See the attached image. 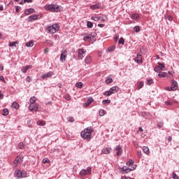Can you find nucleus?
Returning <instances> with one entry per match:
<instances>
[{
	"instance_id": "0eeeda50",
	"label": "nucleus",
	"mask_w": 179,
	"mask_h": 179,
	"mask_svg": "<svg viewBox=\"0 0 179 179\" xmlns=\"http://www.w3.org/2000/svg\"><path fill=\"white\" fill-rule=\"evenodd\" d=\"M85 49L83 48H80L78 50V59H83V55H85Z\"/></svg>"
},
{
	"instance_id": "a18cd8bd",
	"label": "nucleus",
	"mask_w": 179,
	"mask_h": 179,
	"mask_svg": "<svg viewBox=\"0 0 179 179\" xmlns=\"http://www.w3.org/2000/svg\"><path fill=\"white\" fill-rule=\"evenodd\" d=\"M172 178L173 179H179L178 176H177V174H176V173H174V172L172 173Z\"/></svg>"
},
{
	"instance_id": "1a4fd4ad",
	"label": "nucleus",
	"mask_w": 179,
	"mask_h": 179,
	"mask_svg": "<svg viewBox=\"0 0 179 179\" xmlns=\"http://www.w3.org/2000/svg\"><path fill=\"white\" fill-rule=\"evenodd\" d=\"M60 61L62 62H65L66 61V50H62L60 55Z\"/></svg>"
},
{
	"instance_id": "dca6fc26",
	"label": "nucleus",
	"mask_w": 179,
	"mask_h": 179,
	"mask_svg": "<svg viewBox=\"0 0 179 179\" xmlns=\"http://www.w3.org/2000/svg\"><path fill=\"white\" fill-rule=\"evenodd\" d=\"M37 19H38V15H30L27 19V22H33V20H37Z\"/></svg>"
},
{
	"instance_id": "2eb2a0df",
	"label": "nucleus",
	"mask_w": 179,
	"mask_h": 179,
	"mask_svg": "<svg viewBox=\"0 0 179 179\" xmlns=\"http://www.w3.org/2000/svg\"><path fill=\"white\" fill-rule=\"evenodd\" d=\"M93 103V98L89 97L87 101L84 103V107H89Z\"/></svg>"
},
{
	"instance_id": "423d86ee",
	"label": "nucleus",
	"mask_w": 179,
	"mask_h": 179,
	"mask_svg": "<svg viewBox=\"0 0 179 179\" xmlns=\"http://www.w3.org/2000/svg\"><path fill=\"white\" fill-rule=\"evenodd\" d=\"M15 174L17 178H26V176H27V173L25 171H20L19 169L15 171Z\"/></svg>"
},
{
	"instance_id": "c03bdc74",
	"label": "nucleus",
	"mask_w": 179,
	"mask_h": 179,
	"mask_svg": "<svg viewBox=\"0 0 179 179\" xmlns=\"http://www.w3.org/2000/svg\"><path fill=\"white\" fill-rule=\"evenodd\" d=\"M92 20H94L95 22H99L100 20V17H92Z\"/></svg>"
},
{
	"instance_id": "f257e3e1",
	"label": "nucleus",
	"mask_w": 179,
	"mask_h": 179,
	"mask_svg": "<svg viewBox=\"0 0 179 179\" xmlns=\"http://www.w3.org/2000/svg\"><path fill=\"white\" fill-rule=\"evenodd\" d=\"M94 132V129L92 127H88L87 129H85L81 132V136L83 138V139H86L87 141H90L92 139V133Z\"/></svg>"
},
{
	"instance_id": "e433bc0d",
	"label": "nucleus",
	"mask_w": 179,
	"mask_h": 179,
	"mask_svg": "<svg viewBox=\"0 0 179 179\" xmlns=\"http://www.w3.org/2000/svg\"><path fill=\"white\" fill-rule=\"evenodd\" d=\"M42 163L43 164H45L47 163H50V159L48 158H44L43 160H42Z\"/></svg>"
},
{
	"instance_id": "ddd939ff",
	"label": "nucleus",
	"mask_w": 179,
	"mask_h": 179,
	"mask_svg": "<svg viewBox=\"0 0 179 179\" xmlns=\"http://www.w3.org/2000/svg\"><path fill=\"white\" fill-rule=\"evenodd\" d=\"M33 66L31 65L29 66H22L21 69V71L23 73H26L29 69H31Z\"/></svg>"
},
{
	"instance_id": "4d7b16f0",
	"label": "nucleus",
	"mask_w": 179,
	"mask_h": 179,
	"mask_svg": "<svg viewBox=\"0 0 179 179\" xmlns=\"http://www.w3.org/2000/svg\"><path fill=\"white\" fill-rule=\"evenodd\" d=\"M110 101H110V100H103V101H102V103H103V104H110Z\"/></svg>"
},
{
	"instance_id": "4be33fe9",
	"label": "nucleus",
	"mask_w": 179,
	"mask_h": 179,
	"mask_svg": "<svg viewBox=\"0 0 179 179\" xmlns=\"http://www.w3.org/2000/svg\"><path fill=\"white\" fill-rule=\"evenodd\" d=\"M51 76H52V72H48L45 74H43L41 76V78H42V79H45L47 78H51Z\"/></svg>"
},
{
	"instance_id": "f8f14e48",
	"label": "nucleus",
	"mask_w": 179,
	"mask_h": 179,
	"mask_svg": "<svg viewBox=\"0 0 179 179\" xmlns=\"http://www.w3.org/2000/svg\"><path fill=\"white\" fill-rule=\"evenodd\" d=\"M177 87H178V84L177 83V81L176 80H172L171 83V90L173 92L177 90Z\"/></svg>"
},
{
	"instance_id": "cd10ccee",
	"label": "nucleus",
	"mask_w": 179,
	"mask_h": 179,
	"mask_svg": "<svg viewBox=\"0 0 179 179\" xmlns=\"http://www.w3.org/2000/svg\"><path fill=\"white\" fill-rule=\"evenodd\" d=\"M29 101H30V104H34V103L37 101V98L36 96H32L30 98Z\"/></svg>"
},
{
	"instance_id": "39448f33",
	"label": "nucleus",
	"mask_w": 179,
	"mask_h": 179,
	"mask_svg": "<svg viewBox=\"0 0 179 179\" xmlns=\"http://www.w3.org/2000/svg\"><path fill=\"white\" fill-rule=\"evenodd\" d=\"M90 174H92V167L90 166H88L86 169H82L80 172V175L82 177H85V176H90Z\"/></svg>"
},
{
	"instance_id": "a211bd4d",
	"label": "nucleus",
	"mask_w": 179,
	"mask_h": 179,
	"mask_svg": "<svg viewBox=\"0 0 179 179\" xmlns=\"http://www.w3.org/2000/svg\"><path fill=\"white\" fill-rule=\"evenodd\" d=\"M24 13L27 15H31V13H36V10L33 8H28L24 10Z\"/></svg>"
},
{
	"instance_id": "72a5a7b5",
	"label": "nucleus",
	"mask_w": 179,
	"mask_h": 179,
	"mask_svg": "<svg viewBox=\"0 0 179 179\" xmlns=\"http://www.w3.org/2000/svg\"><path fill=\"white\" fill-rule=\"evenodd\" d=\"M99 17L102 22H107V20H108V18L106 15H102Z\"/></svg>"
},
{
	"instance_id": "9d476101",
	"label": "nucleus",
	"mask_w": 179,
	"mask_h": 179,
	"mask_svg": "<svg viewBox=\"0 0 179 179\" xmlns=\"http://www.w3.org/2000/svg\"><path fill=\"white\" fill-rule=\"evenodd\" d=\"M21 162H23V157L17 156L14 161V164L17 166V164H20Z\"/></svg>"
},
{
	"instance_id": "de8ad7c7",
	"label": "nucleus",
	"mask_w": 179,
	"mask_h": 179,
	"mask_svg": "<svg viewBox=\"0 0 179 179\" xmlns=\"http://www.w3.org/2000/svg\"><path fill=\"white\" fill-rule=\"evenodd\" d=\"M65 100H66L67 101H69V100H71V96L69 94H66L64 96Z\"/></svg>"
},
{
	"instance_id": "f704fd0d",
	"label": "nucleus",
	"mask_w": 179,
	"mask_h": 179,
	"mask_svg": "<svg viewBox=\"0 0 179 179\" xmlns=\"http://www.w3.org/2000/svg\"><path fill=\"white\" fill-rule=\"evenodd\" d=\"M9 114V110L6 108L3 109L2 115H8Z\"/></svg>"
},
{
	"instance_id": "6e6552de",
	"label": "nucleus",
	"mask_w": 179,
	"mask_h": 179,
	"mask_svg": "<svg viewBox=\"0 0 179 179\" xmlns=\"http://www.w3.org/2000/svg\"><path fill=\"white\" fill-rule=\"evenodd\" d=\"M29 111H37L38 110V104L33 103L30 104L29 107Z\"/></svg>"
},
{
	"instance_id": "7ed1b4c3",
	"label": "nucleus",
	"mask_w": 179,
	"mask_h": 179,
	"mask_svg": "<svg viewBox=\"0 0 179 179\" xmlns=\"http://www.w3.org/2000/svg\"><path fill=\"white\" fill-rule=\"evenodd\" d=\"M118 90H120V87H118L117 86H113L108 91L105 92L103 93V96H111V94L118 93Z\"/></svg>"
},
{
	"instance_id": "3c124183",
	"label": "nucleus",
	"mask_w": 179,
	"mask_h": 179,
	"mask_svg": "<svg viewBox=\"0 0 179 179\" xmlns=\"http://www.w3.org/2000/svg\"><path fill=\"white\" fill-rule=\"evenodd\" d=\"M68 121L69 122H73V121H75V119L73 118V117H69L68 118Z\"/></svg>"
},
{
	"instance_id": "a19ab883",
	"label": "nucleus",
	"mask_w": 179,
	"mask_h": 179,
	"mask_svg": "<svg viewBox=\"0 0 179 179\" xmlns=\"http://www.w3.org/2000/svg\"><path fill=\"white\" fill-rule=\"evenodd\" d=\"M124 43L125 41L124 40V38H120L119 40V44H122V45H124Z\"/></svg>"
},
{
	"instance_id": "412c9836",
	"label": "nucleus",
	"mask_w": 179,
	"mask_h": 179,
	"mask_svg": "<svg viewBox=\"0 0 179 179\" xmlns=\"http://www.w3.org/2000/svg\"><path fill=\"white\" fill-rule=\"evenodd\" d=\"M110 152L111 148H106L102 150V153H103V155H110Z\"/></svg>"
},
{
	"instance_id": "4468645a",
	"label": "nucleus",
	"mask_w": 179,
	"mask_h": 179,
	"mask_svg": "<svg viewBox=\"0 0 179 179\" xmlns=\"http://www.w3.org/2000/svg\"><path fill=\"white\" fill-rule=\"evenodd\" d=\"M135 62L137 64H142V55L141 54H137V56L135 59Z\"/></svg>"
},
{
	"instance_id": "bb28decb",
	"label": "nucleus",
	"mask_w": 179,
	"mask_h": 179,
	"mask_svg": "<svg viewBox=\"0 0 179 179\" xmlns=\"http://www.w3.org/2000/svg\"><path fill=\"white\" fill-rule=\"evenodd\" d=\"M159 78H167V73L166 72H161L158 74Z\"/></svg>"
},
{
	"instance_id": "37998d69",
	"label": "nucleus",
	"mask_w": 179,
	"mask_h": 179,
	"mask_svg": "<svg viewBox=\"0 0 179 179\" xmlns=\"http://www.w3.org/2000/svg\"><path fill=\"white\" fill-rule=\"evenodd\" d=\"M158 65H159V66H160L161 71H163L164 69V68H165L164 64H163V63H158Z\"/></svg>"
},
{
	"instance_id": "8fccbe9b",
	"label": "nucleus",
	"mask_w": 179,
	"mask_h": 179,
	"mask_svg": "<svg viewBox=\"0 0 179 179\" xmlns=\"http://www.w3.org/2000/svg\"><path fill=\"white\" fill-rule=\"evenodd\" d=\"M99 115H100L101 117L104 116V110L101 109V110H99Z\"/></svg>"
},
{
	"instance_id": "052dcab7",
	"label": "nucleus",
	"mask_w": 179,
	"mask_h": 179,
	"mask_svg": "<svg viewBox=\"0 0 179 179\" xmlns=\"http://www.w3.org/2000/svg\"><path fill=\"white\" fill-rule=\"evenodd\" d=\"M0 80H1V82H3L4 83H6V81H5V78L2 76H0Z\"/></svg>"
},
{
	"instance_id": "13d9d810",
	"label": "nucleus",
	"mask_w": 179,
	"mask_h": 179,
	"mask_svg": "<svg viewBox=\"0 0 179 179\" xmlns=\"http://www.w3.org/2000/svg\"><path fill=\"white\" fill-rule=\"evenodd\" d=\"M165 104H166V106H173V103H171L170 101H166Z\"/></svg>"
},
{
	"instance_id": "774afa93",
	"label": "nucleus",
	"mask_w": 179,
	"mask_h": 179,
	"mask_svg": "<svg viewBox=\"0 0 179 179\" xmlns=\"http://www.w3.org/2000/svg\"><path fill=\"white\" fill-rule=\"evenodd\" d=\"M171 141H172L171 136H169V137H168V141H169V142H171Z\"/></svg>"
},
{
	"instance_id": "ea45409f",
	"label": "nucleus",
	"mask_w": 179,
	"mask_h": 179,
	"mask_svg": "<svg viewBox=\"0 0 179 179\" xmlns=\"http://www.w3.org/2000/svg\"><path fill=\"white\" fill-rule=\"evenodd\" d=\"M134 30L136 31V33H139V31H141V28H139V26H136Z\"/></svg>"
},
{
	"instance_id": "b1692460",
	"label": "nucleus",
	"mask_w": 179,
	"mask_h": 179,
	"mask_svg": "<svg viewBox=\"0 0 179 179\" xmlns=\"http://www.w3.org/2000/svg\"><path fill=\"white\" fill-rule=\"evenodd\" d=\"M113 78H111V76H109L106 78V80L105 81V83H106V85H110V83H113Z\"/></svg>"
},
{
	"instance_id": "6ab92c4d",
	"label": "nucleus",
	"mask_w": 179,
	"mask_h": 179,
	"mask_svg": "<svg viewBox=\"0 0 179 179\" xmlns=\"http://www.w3.org/2000/svg\"><path fill=\"white\" fill-rule=\"evenodd\" d=\"M136 169V166L134 165V166L132 169H127V167L124 166L122 168V171H124V173H129V171H134Z\"/></svg>"
},
{
	"instance_id": "680f3d73",
	"label": "nucleus",
	"mask_w": 179,
	"mask_h": 179,
	"mask_svg": "<svg viewBox=\"0 0 179 179\" xmlns=\"http://www.w3.org/2000/svg\"><path fill=\"white\" fill-rule=\"evenodd\" d=\"M26 80H27V82H31V77L27 76V77L26 78Z\"/></svg>"
},
{
	"instance_id": "58836bf2",
	"label": "nucleus",
	"mask_w": 179,
	"mask_h": 179,
	"mask_svg": "<svg viewBox=\"0 0 179 179\" xmlns=\"http://www.w3.org/2000/svg\"><path fill=\"white\" fill-rule=\"evenodd\" d=\"M87 27H89L90 29H92V27H93V23H92V22L88 21V22H87Z\"/></svg>"
},
{
	"instance_id": "79ce46f5",
	"label": "nucleus",
	"mask_w": 179,
	"mask_h": 179,
	"mask_svg": "<svg viewBox=\"0 0 179 179\" xmlns=\"http://www.w3.org/2000/svg\"><path fill=\"white\" fill-rule=\"evenodd\" d=\"M114 50H115V46H110L108 48V51H109V52H111V51H114Z\"/></svg>"
},
{
	"instance_id": "f3484780",
	"label": "nucleus",
	"mask_w": 179,
	"mask_h": 179,
	"mask_svg": "<svg viewBox=\"0 0 179 179\" xmlns=\"http://www.w3.org/2000/svg\"><path fill=\"white\" fill-rule=\"evenodd\" d=\"M90 9H92V10H94L96 9H101V4L98 3L95 5H92L90 6Z\"/></svg>"
},
{
	"instance_id": "e2e57ef3",
	"label": "nucleus",
	"mask_w": 179,
	"mask_h": 179,
	"mask_svg": "<svg viewBox=\"0 0 179 179\" xmlns=\"http://www.w3.org/2000/svg\"><path fill=\"white\" fill-rule=\"evenodd\" d=\"M118 38H120V36L118 34H115V41L117 42V41L118 40Z\"/></svg>"
},
{
	"instance_id": "c9c22d12",
	"label": "nucleus",
	"mask_w": 179,
	"mask_h": 179,
	"mask_svg": "<svg viewBox=\"0 0 179 179\" xmlns=\"http://www.w3.org/2000/svg\"><path fill=\"white\" fill-rule=\"evenodd\" d=\"M154 71L155 72H162V68L159 66L155 67Z\"/></svg>"
},
{
	"instance_id": "338daca9",
	"label": "nucleus",
	"mask_w": 179,
	"mask_h": 179,
	"mask_svg": "<svg viewBox=\"0 0 179 179\" xmlns=\"http://www.w3.org/2000/svg\"><path fill=\"white\" fill-rule=\"evenodd\" d=\"M48 51H50V50L48 49V48H46L44 50L45 54L48 53Z\"/></svg>"
},
{
	"instance_id": "864d4df0",
	"label": "nucleus",
	"mask_w": 179,
	"mask_h": 179,
	"mask_svg": "<svg viewBox=\"0 0 179 179\" xmlns=\"http://www.w3.org/2000/svg\"><path fill=\"white\" fill-rule=\"evenodd\" d=\"M152 83H153V80L150 79V80H147V85H152Z\"/></svg>"
},
{
	"instance_id": "49530a36",
	"label": "nucleus",
	"mask_w": 179,
	"mask_h": 179,
	"mask_svg": "<svg viewBox=\"0 0 179 179\" xmlns=\"http://www.w3.org/2000/svg\"><path fill=\"white\" fill-rule=\"evenodd\" d=\"M19 149H23L24 148V144L23 143H20L18 144Z\"/></svg>"
},
{
	"instance_id": "c85d7f7f",
	"label": "nucleus",
	"mask_w": 179,
	"mask_h": 179,
	"mask_svg": "<svg viewBox=\"0 0 179 179\" xmlns=\"http://www.w3.org/2000/svg\"><path fill=\"white\" fill-rule=\"evenodd\" d=\"M143 81H141L140 83H138V86H137V90H141V89H142V87H143Z\"/></svg>"
},
{
	"instance_id": "aec40b11",
	"label": "nucleus",
	"mask_w": 179,
	"mask_h": 179,
	"mask_svg": "<svg viewBox=\"0 0 179 179\" xmlns=\"http://www.w3.org/2000/svg\"><path fill=\"white\" fill-rule=\"evenodd\" d=\"M83 40L84 41H88L90 43V41H92V36H90V34H84Z\"/></svg>"
},
{
	"instance_id": "603ef678",
	"label": "nucleus",
	"mask_w": 179,
	"mask_h": 179,
	"mask_svg": "<svg viewBox=\"0 0 179 179\" xmlns=\"http://www.w3.org/2000/svg\"><path fill=\"white\" fill-rule=\"evenodd\" d=\"M137 156L139 159L142 158V152L138 151L137 152Z\"/></svg>"
},
{
	"instance_id": "393cba45",
	"label": "nucleus",
	"mask_w": 179,
	"mask_h": 179,
	"mask_svg": "<svg viewBox=\"0 0 179 179\" xmlns=\"http://www.w3.org/2000/svg\"><path fill=\"white\" fill-rule=\"evenodd\" d=\"M143 151L144 152V153H145V155H150L149 148H148L147 146L143 147Z\"/></svg>"
},
{
	"instance_id": "6e6d98bb",
	"label": "nucleus",
	"mask_w": 179,
	"mask_h": 179,
	"mask_svg": "<svg viewBox=\"0 0 179 179\" xmlns=\"http://www.w3.org/2000/svg\"><path fill=\"white\" fill-rule=\"evenodd\" d=\"M131 164H134V160L132 159L127 162V166H131Z\"/></svg>"
},
{
	"instance_id": "69168bd1",
	"label": "nucleus",
	"mask_w": 179,
	"mask_h": 179,
	"mask_svg": "<svg viewBox=\"0 0 179 179\" xmlns=\"http://www.w3.org/2000/svg\"><path fill=\"white\" fill-rule=\"evenodd\" d=\"M166 90H168L169 92H171V90H171V87H166Z\"/></svg>"
},
{
	"instance_id": "0e129e2a",
	"label": "nucleus",
	"mask_w": 179,
	"mask_h": 179,
	"mask_svg": "<svg viewBox=\"0 0 179 179\" xmlns=\"http://www.w3.org/2000/svg\"><path fill=\"white\" fill-rule=\"evenodd\" d=\"M158 127H159V128H163V123L162 122H159L158 123Z\"/></svg>"
},
{
	"instance_id": "2f4dec72",
	"label": "nucleus",
	"mask_w": 179,
	"mask_h": 179,
	"mask_svg": "<svg viewBox=\"0 0 179 179\" xmlns=\"http://www.w3.org/2000/svg\"><path fill=\"white\" fill-rule=\"evenodd\" d=\"M27 47H33L34 45V41H30L26 43Z\"/></svg>"
},
{
	"instance_id": "bf43d9fd",
	"label": "nucleus",
	"mask_w": 179,
	"mask_h": 179,
	"mask_svg": "<svg viewBox=\"0 0 179 179\" xmlns=\"http://www.w3.org/2000/svg\"><path fill=\"white\" fill-rule=\"evenodd\" d=\"M19 10H20V6H16L15 7V12L17 13H19Z\"/></svg>"
},
{
	"instance_id": "a878e982",
	"label": "nucleus",
	"mask_w": 179,
	"mask_h": 179,
	"mask_svg": "<svg viewBox=\"0 0 179 179\" xmlns=\"http://www.w3.org/2000/svg\"><path fill=\"white\" fill-rule=\"evenodd\" d=\"M37 125H39L40 127H44L45 125V121L44 120H38L36 122Z\"/></svg>"
},
{
	"instance_id": "5701e85b",
	"label": "nucleus",
	"mask_w": 179,
	"mask_h": 179,
	"mask_svg": "<svg viewBox=\"0 0 179 179\" xmlns=\"http://www.w3.org/2000/svg\"><path fill=\"white\" fill-rule=\"evenodd\" d=\"M131 19H133V20H139V14L134 13L131 15Z\"/></svg>"
},
{
	"instance_id": "7c9ffc66",
	"label": "nucleus",
	"mask_w": 179,
	"mask_h": 179,
	"mask_svg": "<svg viewBox=\"0 0 179 179\" xmlns=\"http://www.w3.org/2000/svg\"><path fill=\"white\" fill-rule=\"evenodd\" d=\"M76 87H78V89H82L83 87V83L78 82L76 84Z\"/></svg>"
},
{
	"instance_id": "473e14b6",
	"label": "nucleus",
	"mask_w": 179,
	"mask_h": 179,
	"mask_svg": "<svg viewBox=\"0 0 179 179\" xmlns=\"http://www.w3.org/2000/svg\"><path fill=\"white\" fill-rule=\"evenodd\" d=\"M85 61V64H90V62H92V58L90 57V56H87Z\"/></svg>"
},
{
	"instance_id": "5fc2aeb1",
	"label": "nucleus",
	"mask_w": 179,
	"mask_h": 179,
	"mask_svg": "<svg viewBox=\"0 0 179 179\" xmlns=\"http://www.w3.org/2000/svg\"><path fill=\"white\" fill-rule=\"evenodd\" d=\"M46 43L48 44L49 45H50L51 47H52V45H53L51 40H47Z\"/></svg>"
},
{
	"instance_id": "20e7f679",
	"label": "nucleus",
	"mask_w": 179,
	"mask_h": 179,
	"mask_svg": "<svg viewBox=\"0 0 179 179\" xmlns=\"http://www.w3.org/2000/svg\"><path fill=\"white\" fill-rule=\"evenodd\" d=\"M58 30H59V25H58V24H54L52 26L48 27L47 28L48 33H51V34L57 33Z\"/></svg>"
},
{
	"instance_id": "f03ea898",
	"label": "nucleus",
	"mask_w": 179,
	"mask_h": 179,
	"mask_svg": "<svg viewBox=\"0 0 179 179\" xmlns=\"http://www.w3.org/2000/svg\"><path fill=\"white\" fill-rule=\"evenodd\" d=\"M45 9L46 10H50V12H62L64 8L61 6L57 4H48L45 6Z\"/></svg>"
},
{
	"instance_id": "09e8293b",
	"label": "nucleus",
	"mask_w": 179,
	"mask_h": 179,
	"mask_svg": "<svg viewBox=\"0 0 179 179\" xmlns=\"http://www.w3.org/2000/svg\"><path fill=\"white\" fill-rule=\"evenodd\" d=\"M17 42H13V43H10L9 46L10 47H16V44H17Z\"/></svg>"
},
{
	"instance_id": "9b49d317",
	"label": "nucleus",
	"mask_w": 179,
	"mask_h": 179,
	"mask_svg": "<svg viewBox=\"0 0 179 179\" xmlns=\"http://www.w3.org/2000/svg\"><path fill=\"white\" fill-rule=\"evenodd\" d=\"M115 150L116 151L117 156H121L122 155V148L120 145H117Z\"/></svg>"
},
{
	"instance_id": "4c0bfd02",
	"label": "nucleus",
	"mask_w": 179,
	"mask_h": 179,
	"mask_svg": "<svg viewBox=\"0 0 179 179\" xmlns=\"http://www.w3.org/2000/svg\"><path fill=\"white\" fill-rule=\"evenodd\" d=\"M91 38H94L95 37L97 36V34L96 32H92L90 34Z\"/></svg>"
},
{
	"instance_id": "c756f323",
	"label": "nucleus",
	"mask_w": 179,
	"mask_h": 179,
	"mask_svg": "<svg viewBox=\"0 0 179 179\" xmlns=\"http://www.w3.org/2000/svg\"><path fill=\"white\" fill-rule=\"evenodd\" d=\"M11 107H12L13 108H15V110H17V109L19 108V103H17V102H13V103H12Z\"/></svg>"
}]
</instances>
